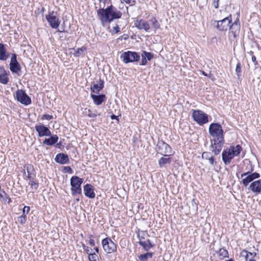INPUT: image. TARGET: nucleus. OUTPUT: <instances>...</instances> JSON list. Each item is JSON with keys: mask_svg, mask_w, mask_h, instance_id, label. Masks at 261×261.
<instances>
[{"mask_svg": "<svg viewBox=\"0 0 261 261\" xmlns=\"http://www.w3.org/2000/svg\"><path fill=\"white\" fill-rule=\"evenodd\" d=\"M110 1L99 0V9L97 10V14L103 27L111 23L114 19L121 18L122 16V13L112 5L105 8L106 3Z\"/></svg>", "mask_w": 261, "mask_h": 261, "instance_id": "1", "label": "nucleus"}, {"mask_svg": "<svg viewBox=\"0 0 261 261\" xmlns=\"http://www.w3.org/2000/svg\"><path fill=\"white\" fill-rule=\"evenodd\" d=\"M208 133L211 137L212 151L215 155L221 152L224 144V131L222 126L218 123H212L208 128Z\"/></svg>", "mask_w": 261, "mask_h": 261, "instance_id": "2", "label": "nucleus"}, {"mask_svg": "<svg viewBox=\"0 0 261 261\" xmlns=\"http://www.w3.org/2000/svg\"><path fill=\"white\" fill-rule=\"evenodd\" d=\"M242 150L240 145L231 146L229 148L224 149L222 153V158L225 165H228L231 160L235 156H238Z\"/></svg>", "mask_w": 261, "mask_h": 261, "instance_id": "3", "label": "nucleus"}, {"mask_svg": "<svg viewBox=\"0 0 261 261\" xmlns=\"http://www.w3.org/2000/svg\"><path fill=\"white\" fill-rule=\"evenodd\" d=\"M83 182V179L76 176H73L70 178V185L71 186V191L73 196L77 194H82L81 185Z\"/></svg>", "mask_w": 261, "mask_h": 261, "instance_id": "4", "label": "nucleus"}, {"mask_svg": "<svg viewBox=\"0 0 261 261\" xmlns=\"http://www.w3.org/2000/svg\"><path fill=\"white\" fill-rule=\"evenodd\" d=\"M192 116L194 120L200 125H202L208 122V116L202 111L193 110Z\"/></svg>", "mask_w": 261, "mask_h": 261, "instance_id": "5", "label": "nucleus"}, {"mask_svg": "<svg viewBox=\"0 0 261 261\" xmlns=\"http://www.w3.org/2000/svg\"><path fill=\"white\" fill-rule=\"evenodd\" d=\"M156 150L158 153L165 156H169L172 154L171 147L163 140H159L158 142Z\"/></svg>", "mask_w": 261, "mask_h": 261, "instance_id": "6", "label": "nucleus"}, {"mask_svg": "<svg viewBox=\"0 0 261 261\" xmlns=\"http://www.w3.org/2000/svg\"><path fill=\"white\" fill-rule=\"evenodd\" d=\"M250 170L242 173L241 175V178L243 177L244 176H246L242 180V183L245 187H246L249 184V183L252 181L254 179L258 178L260 177V174L258 173H251L253 171V167L252 166V165H250Z\"/></svg>", "mask_w": 261, "mask_h": 261, "instance_id": "7", "label": "nucleus"}, {"mask_svg": "<svg viewBox=\"0 0 261 261\" xmlns=\"http://www.w3.org/2000/svg\"><path fill=\"white\" fill-rule=\"evenodd\" d=\"M102 248L107 253H112L116 252L117 245L112 241L111 238H106L102 240Z\"/></svg>", "mask_w": 261, "mask_h": 261, "instance_id": "8", "label": "nucleus"}, {"mask_svg": "<svg viewBox=\"0 0 261 261\" xmlns=\"http://www.w3.org/2000/svg\"><path fill=\"white\" fill-rule=\"evenodd\" d=\"M140 58L138 53L131 51L124 52L121 56V59L125 63L138 61Z\"/></svg>", "mask_w": 261, "mask_h": 261, "instance_id": "9", "label": "nucleus"}, {"mask_svg": "<svg viewBox=\"0 0 261 261\" xmlns=\"http://www.w3.org/2000/svg\"><path fill=\"white\" fill-rule=\"evenodd\" d=\"M46 18L50 27L53 29H57L60 21L57 17V12L54 11L50 12L48 15L46 16Z\"/></svg>", "mask_w": 261, "mask_h": 261, "instance_id": "10", "label": "nucleus"}, {"mask_svg": "<svg viewBox=\"0 0 261 261\" xmlns=\"http://www.w3.org/2000/svg\"><path fill=\"white\" fill-rule=\"evenodd\" d=\"M232 21L231 15L230 14L228 16L224 18V19L216 21V27L220 31H226L229 27L230 24Z\"/></svg>", "mask_w": 261, "mask_h": 261, "instance_id": "11", "label": "nucleus"}, {"mask_svg": "<svg viewBox=\"0 0 261 261\" xmlns=\"http://www.w3.org/2000/svg\"><path fill=\"white\" fill-rule=\"evenodd\" d=\"M15 97L19 102L25 106L31 103V98L22 90H18L16 92Z\"/></svg>", "mask_w": 261, "mask_h": 261, "instance_id": "12", "label": "nucleus"}, {"mask_svg": "<svg viewBox=\"0 0 261 261\" xmlns=\"http://www.w3.org/2000/svg\"><path fill=\"white\" fill-rule=\"evenodd\" d=\"M10 69L12 72L18 74L20 71L21 67L19 63L17 61V57L16 54H13L10 63Z\"/></svg>", "mask_w": 261, "mask_h": 261, "instance_id": "13", "label": "nucleus"}, {"mask_svg": "<svg viewBox=\"0 0 261 261\" xmlns=\"http://www.w3.org/2000/svg\"><path fill=\"white\" fill-rule=\"evenodd\" d=\"M36 131L38 134L39 137L51 136V132L49 128L43 125H36L35 126Z\"/></svg>", "mask_w": 261, "mask_h": 261, "instance_id": "14", "label": "nucleus"}, {"mask_svg": "<svg viewBox=\"0 0 261 261\" xmlns=\"http://www.w3.org/2000/svg\"><path fill=\"white\" fill-rule=\"evenodd\" d=\"M135 26L139 30H144L149 32L150 27L149 22L143 19L137 20L135 21Z\"/></svg>", "mask_w": 261, "mask_h": 261, "instance_id": "15", "label": "nucleus"}, {"mask_svg": "<svg viewBox=\"0 0 261 261\" xmlns=\"http://www.w3.org/2000/svg\"><path fill=\"white\" fill-rule=\"evenodd\" d=\"M55 160L57 163L62 165L67 164L69 161L68 155L63 153L57 154L55 158Z\"/></svg>", "mask_w": 261, "mask_h": 261, "instance_id": "16", "label": "nucleus"}, {"mask_svg": "<svg viewBox=\"0 0 261 261\" xmlns=\"http://www.w3.org/2000/svg\"><path fill=\"white\" fill-rule=\"evenodd\" d=\"M84 193L89 198H94L95 196L93 187L90 184H87L84 187Z\"/></svg>", "mask_w": 261, "mask_h": 261, "instance_id": "17", "label": "nucleus"}, {"mask_svg": "<svg viewBox=\"0 0 261 261\" xmlns=\"http://www.w3.org/2000/svg\"><path fill=\"white\" fill-rule=\"evenodd\" d=\"M249 189L254 193H259L261 192V179L252 182Z\"/></svg>", "mask_w": 261, "mask_h": 261, "instance_id": "18", "label": "nucleus"}, {"mask_svg": "<svg viewBox=\"0 0 261 261\" xmlns=\"http://www.w3.org/2000/svg\"><path fill=\"white\" fill-rule=\"evenodd\" d=\"M9 72L7 73L4 67H0V83L6 85L9 82Z\"/></svg>", "mask_w": 261, "mask_h": 261, "instance_id": "19", "label": "nucleus"}, {"mask_svg": "<svg viewBox=\"0 0 261 261\" xmlns=\"http://www.w3.org/2000/svg\"><path fill=\"white\" fill-rule=\"evenodd\" d=\"M138 237L139 238V244L140 246H142L143 248L145 250H148L151 248L153 247V245H152L150 240L149 239H147L146 240H142L143 239H144L143 237H142V239L140 238V234H138Z\"/></svg>", "mask_w": 261, "mask_h": 261, "instance_id": "20", "label": "nucleus"}, {"mask_svg": "<svg viewBox=\"0 0 261 261\" xmlns=\"http://www.w3.org/2000/svg\"><path fill=\"white\" fill-rule=\"evenodd\" d=\"M91 97L93 100L94 103L96 105H101L106 99V96L104 94L97 95L92 94H91Z\"/></svg>", "mask_w": 261, "mask_h": 261, "instance_id": "21", "label": "nucleus"}, {"mask_svg": "<svg viewBox=\"0 0 261 261\" xmlns=\"http://www.w3.org/2000/svg\"><path fill=\"white\" fill-rule=\"evenodd\" d=\"M50 136V137L49 138L45 139V140L42 142L43 144L48 146H52L58 142L59 138L57 135H55Z\"/></svg>", "mask_w": 261, "mask_h": 261, "instance_id": "22", "label": "nucleus"}, {"mask_svg": "<svg viewBox=\"0 0 261 261\" xmlns=\"http://www.w3.org/2000/svg\"><path fill=\"white\" fill-rule=\"evenodd\" d=\"M104 87V82L103 80L99 79L98 84H94L93 86H91V90L93 92L98 93L99 91L103 89Z\"/></svg>", "mask_w": 261, "mask_h": 261, "instance_id": "23", "label": "nucleus"}, {"mask_svg": "<svg viewBox=\"0 0 261 261\" xmlns=\"http://www.w3.org/2000/svg\"><path fill=\"white\" fill-rule=\"evenodd\" d=\"M229 28L230 30L229 33L231 34L234 38L239 35L240 30V25H229Z\"/></svg>", "mask_w": 261, "mask_h": 261, "instance_id": "24", "label": "nucleus"}, {"mask_svg": "<svg viewBox=\"0 0 261 261\" xmlns=\"http://www.w3.org/2000/svg\"><path fill=\"white\" fill-rule=\"evenodd\" d=\"M8 56L9 55L7 53L5 45L3 43H0V60L6 61Z\"/></svg>", "mask_w": 261, "mask_h": 261, "instance_id": "25", "label": "nucleus"}, {"mask_svg": "<svg viewBox=\"0 0 261 261\" xmlns=\"http://www.w3.org/2000/svg\"><path fill=\"white\" fill-rule=\"evenodd\" d=\"M167 158L162 157L159 160V165L160 168H162L166 165H170L172 161V158L169 156Z\"/></svg>", "mask_w": 261, "mask_h": 261, "instance_id": "26", "label": "nucleus"}, {"mask_svg": "<svg viewBox=\"0 0 261 261\" xmlns=\"http://www.w3.org/2000/svg\"><path fill=\"white\" fill-rule=\"evenodd\" d=\"M235 71L237 76L238 80H240L241 79V77L242 75V72L241 68V64L240 62H238L237 63Z\"/></svg>", "mask_w": 261, "mask_h": 261, "instance_id": "27", "label": "nucleus"}, {"mask_svg": "<svg viewBox=\"0 0 261 261\" xmlns=\"http://www.w3.org/2000/svg\"><path fill=\"white\" fill-rule=\"evenodd\" d=\"M152 256V253L147 252L139 256V258L140 261H147L149 258H151Z\"/></svg>", "mask_w": 261, "mask_h": 261, "instance_id": "28", "label": "nucleus"}, {"mask_svg": "<svg viewBox=\"0 0 261 261\" xmlns=\"http://www.w3.org/2000/svg\"><path fill=\"white\" fill-rule=\"evenodd\" d=\"M141 57L148 61H150L153 58V56L151 53L143 51Z\"/></svg>", "mask_w": 261, "mask_h": 261, "instance_id": "29", "label": "nucleus"}, {"mask_svg": "<svg viewBox=\"0 0 261 261\" xmlns=\"http://www.w3.org/2000/svg\"><path fill=\"white\" fill-rule=\"evenodd\" d=\"M150 22L151 23L152 27L154 30V31L158 29L160 27V24L159 21L156 19L155 18L153 17L150 20Z\"/></svg>", "mask_w": 261, "mask_h": 261, "instance_id": "30", "label": "nucleus"}, {"mask_svg": "<svg viewBox=\"0 0 261 261\" xmlns=\"http://www.w3.org/2000/svg\"><path fill=\"white\" fill-rule=\"evenodd\" d=\"M218 253L220 256H221L223 257H226L228 256V252L226 249L224 248L220 249Z\"/></svg>", "mask_w": 261, "mask_h": 261, "instance_id": "31", "label": "nucleus"}, {"mask_svg": "<svg viewBox=\"0 0 261 261\" xmlns=\"http://www.w3.org/2000/svg\"><path fill=\"white\" fill-rule=\"evenodd\" d=\"M90 261H97L98 259V256L97 254L91 253L88 256Z\"/></svg>", "mask_w": 261, "mask_h": 261, "instance_id": "32", "label": "nucleus"}, {"mask_svg": "<svg viewBox=\"0 0 261 261\" xmlns=\"http://www.w3.org/2000/svg\"><path fill=\"white\" fill-rule=\"evenodd\" d=\"M86 50V48L84 46L82 47L81 48H77L75 54V56L77 57L80 56L83 54V51H84Z\"/></svg>", "mask_w": 261, "mask_h": 261, "instance_id": "33", "label": "nucleus"}, {"mask_svg": "<svg viewBox=\"0 0 261 261\" xmlns=\"http://www.w3.org/2000/svg\"><path fill=\"white\" fill-rule=\"evenodd\" d=\"M250 253H252L251 252H249L246 250H243L241 252L242 256H244L245 258V261L247 260L250 257Z\"/></svg>", "mask_w": 261, "mask_h": 261, "instance_id": "34", "label": "nucleus"}, {"mask_svg": "<svg viewBox=\"0 0 261 261\" xmlns=\"http://www.w3.org/2000/svg\"><path fill=\"white\" fill-rule=\"evenodd\" d=\"M110 31L114 34H117L119 33L120 32V29L118 25L116 24Z\"/></svg>", "mask_w": 261, "mask_h": 261, "instance_id": "35", "label": "nucleus"}, {"mask_svg": "<svg viewBox=\"0 0 261 261\" xmlns=\"http://www.w3.org/2000/svg\"><path fill=\"white\" fill-rule=\"evenodd\" d=\"M29 185L32 187L33 189H34L35 190H37L39 186L38 183L36 182L34 180H31L29 182Z\"/></svg>", "mask_w": 261, "mask_h": 261, "instance_id": "36", "label": "nucleus"}, {"mask_svg": "<svg viewBox=\"0 0 261 261\" xmlns=\"http://www.w3.org/2000/svg\"><path fill=\"white\" fill-rule=\"evenodd\" d=\"M251 56V60L253 63H254V65H256L257 64V62L255 56L253 55V52L252 51H250L248 53Z\"/></svg>", "mask_w": 261, "mask_h": 261, "instance_id": "37", "label": "nucleus"}, {"mask_svg": "<svg viewBox=\"0 0 261 261\" xmlns=\"http://www.w3.org/2000/svg\"><path fill=\"white\" fill-rule=\"evenodd\" d=\"M202 157L203 159L208 160L211 157H212V155L211 153L209 152H204L202 154Z\"/></svg>", "mask_w": 261, "mask_h": 261, "instance_id": "38", "label": "nucleus"}, {"mask_svg": "<svg viewBox=\"0 0 261 261\" xmlns=\"http://www.w3.org/2000/svg\"><path fill=\"white\" fill-rule=\"evenodd\" d=\"M121 2L122 3L125 2V3H126L127 4H129V5L130 6L135 5V3H136L135 1H133V0H121Z\"/></svg>", "mask_w": 261, "mask_h": 261, "instance_id": "39", "label": "nucleus"}, {"mask_svg": "<svg viewBox=\"0 0 261 261\" xmlns=\"http://www.w3.org/2000/svg\"><path fill=\"white\" fill-rule=\"evenodd\" d=\"M42 119H46L47 120H50L53 118V116L48 114H44L42 116Z\"/></svg>", "mask_w": 261, "mask_h": 261, "instance_id": "40", "label": "nucleus"}, {"mask_svg": "<svg viewBox=\"0 0 261 261\" xmlns=\"http://www.w3.org/2000/svg\"><path fill=\"white\" fill-rule=\"evenodd\" d=\"M87 115L89 117L95 118L96 117L97 114L95 113H93L90 109H88Z\"/></svg>", "mask_w": 261, "mask_h": 261, "instance_id": "41", "label": "nucleus"}, {"mask_svg": "<svg viewBox=\"0 0 261 261\" xmlns=\"http://www.w3.org/2000/svg\"><path fill=\"white\" fill-rule=\"evenodd\" d=\"M32 168V166L31 165L28 166L27 167V172L28 173V178L30 180L32 178L31 173H30V170Z\"/></svg>", "mask_w": 261, "mask_h": 261, "instance_id": "42", "label": "nucleus"}, {"mask_svg": "<svg viewBox=\"0 0 261 261\" xmlns=\"http://www.w3.org/2000/svg\"><path fill=\"white\" fill-rule=\"evenodd\" d=\"M17 220L20 224H24L26 222L27 219L19 216L17 218Z\"/></svg>", "mask_w": 261, "mask_h": 261, "instance_id": "43", "label": "nucleus"}, {"mask_svg": "<svg viewBox=\"0 0 261 261\" xmlns=\"http://www.w3.org/2000/svg\"><path fill=\"white\" fill-rule=\"evenodd\" d=\"M64 171L65 172H67L68 173H72L73 171L70 167L69 166H66L64 167Z\"/></svg>", "mask_w": 261, "mask_h": 261, "instance_id": "44", "label": "nucleus"}, {"mask_svg": "<svg viewBox=\"0 0 261 261\" xmlns=\"http://www.w3.org/2000/svg\"><path fill=\"white\" fill-rule=\"evenodd\" d=\"M250 257L246 261H256L254 258L256 256V253H250Z\"/></svg>", "mask_w": 261, "mask_h": 261, "instance_id": "45", "label": "nucleus"}, {"mask_svg": "<svg viewBox=\"0 0 261 261\" xmlns=\"http://www.w3.org/2000/svg\"><path fill=\"white\" fill-rule=\"evenodd\" d=\"M8 197V195L4 191H3L2 193L0 192V199L3 198L5 199V198H7Z\"/></svg>", "mask_w": 261, "mask_h": 261, "instance_id": "46", "label": "nucleus"}, {"mask_svg": "<svg viewBox=\"0 0 261 261\" xmlns=\"http://www.w3.org/2000/svg\"><path fill=\"white\" fill-rule=\"evenodd\" d=\"M30 210V207L29 206H24L23 208V213H26L27 214H28Z\"/></svg>", "mask_w": 261, "mask_h": 261, "instance_id": "47", "label": "nucleus"}, {"mask_svg": "<svg viewBox=\"0 0 261 261\" xmlns=\"http://www.w3.org/2000/svg\"><path fill=\"white\" fill-rule=\"evenodd\" d=\"M219 0H214L213 6L216 9L219 7Z\"/></svg>", "mask_w": 261, "mask_h": 261, "instance_id": "48", "label": "nucleus"}, {"mask_svg": "<svg viewBox=\"0 0 261 261\" xmlns=\"http://www.w3.org/2000/svg\"><path fill=\"white\" fill-rule=\"evenodd\" d=\"M208 160L209 161L210 164L212 165H214V164L216 163V162H215V159L212 156Z\"/></svg>", "mask_w": 261, "mask_h": 261, "instance_id": "49", "label": "nucleus"}, {"mask_svg": "<svg viewBox=\"0 0 261 261\" xmlns=\"http://www.w3.org/2000/svg\"><path fill=\"white\" fill-rule=\"evenodd\" d=\"M147 60L146 59H145V58H142L140 65H145L147 64Z\"/></svg>", "mask_w": 261, "mask_h": 261, "instance_id": "50", "label": "nucleus"}, {"mask_svg": "<svg viewBox=\"0 0 261 261\" xmlns=\"http://www.w3.org/2000/svg\"><path fill=\"white\" fill-rule=\"evenodd\" d=\"M92 249H90L89 247H87V248H86L85 250H84L88 255L91 254L92 252L91 251H92Z\"/></svg>", "mask_w": 261, "mask_h": 261, "instance_id": "51", "label": "nucleus"}, {"mask_svg": "<svg viewBox=\"0 0 261 261\" xmlns=\"http://www.w3.org/2000/svg\"><path fill=\"white\" fill-rule=\"evenodd\" d=\"M89 243L92 247L95 246V241L93 239H90Z\"/></svg>", "mask_w": 261, "mask_h": 261, "instance_id": "52", "label": "nucleus"}, {"mask_svg": "<svg viewBox=\"0 0 261 261\" xmlns=\"http://www.w3.org/2000/svg\"><path fill=\"white\" fill-rule=\"evenodd\" d=\"M232 24H238L240 25V21L239 18H237L234 22Z\"/></svg>", "mask_w": 261, "mask_h": 261, "instance_id": "53", "label": "nucleus"}, {"mask_svg": "<svg viewBox=\"0 0 261 261\" xmlns=\"http://www.w3.org/2000/svg\"><path fill=\"white\" fill-rule=\"evenodd\" d=\"M118 116H116L115 115H112L111 116V119L112 120H114V119H118Z\"/></svg>", "mask_w": 261, "mask_h": 261, "instance_id": "54", "label": "nucleus"}, {"mask_svg": "<svg viewBox=\"0 0 261 261\" xmlns=\"http://www.w3.org/2000/svg\"><path fill=\"white\" fill-rule=\"evenodd\" d=\"M200 72H201V74H202V75H203L204 76H209V77H210V76H209L207 73H206L204 71H203V70H201V71H200Z\"/></svg>", "mask_w": 261, "mask_h": 261, "instance_id": "55", "label": "nucleus"}, {"mask_svg": "<svg viewBox=\"0 0 261 261\" xmlns=\"http://www.w3.org/2000/svg\"><path fill=\"white\" fill-rule=\"evenodd\" d=\"M94 252L93 253H95V254H97V253H99V249L98 247H95L94 248Z\"/></svg>", "mask_w": 261, "mask_h": 261, "instance_id": "56", "label": "nucleus"}, {"mask_svg": "<svg viewBox=\"0 0 261 261\" xmlns=\"http://www.w3.org/2000/svg\"><path fill=\"white\" fill-rule=\"evenodd\" d=\"M88 246H86L85 245L83 244L82 248L84 250H85L86 248H87Z\"/></svg>", "mask_w": 261, "mask_h": 261, "instance_id": "57", "label": "nucleus"}, {"mask_svg": "<svg viewBox=\"0 0 261 261\" xmlns=\"http://www.w3.org/2000/svg\"><path fill=\"white\" fill-rule=\"evenodd\" d=\"M20 217H24L25 218L27 219V216L24 214V213H23L21 216H20Z\"/></svg>", "mask_w": 261, "mask_h": 261, "instance_id": "58", "label": "nucleus"}, {"mask_svg": "<svg viewBox=\"0 0 261 261\" xmlns=\"http://www.w3.org/2000/svg\"><path fill=\"white\" fill-rule=\"evenodd\" d=\"M76 200L77 201H79L80 200V199H79V198H76Z\"/></svg>", "mask_w": 261, "mask_h": 261, "instance_id": "59", "label": "nucleus"}, {"mask_svg": "<svg viewBox=\"0 0 261 261\" xmlns=\"http://www.w3.org/2000/svg\"><path fill=\"white\" fill-rule=\"evenodd\" d=\"M58 31L60 32H62L64 31V30L63 31H59V30H58Z\"/></svg>", "mask_w": 261, "mask_h": 261, "instance_id": "60", "label": "nucleus"}]
</instances>
